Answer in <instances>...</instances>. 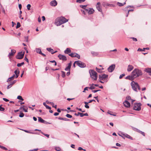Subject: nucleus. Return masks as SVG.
<instances>
[{
  "mask_svg": "<svg viewBox=\"0 0 151 151\" xmlns=\"http://www.w3.org/2000/svg\"><path fill=\"white\" fill-rule=\"evenodd\" d=\"M108 77V76L105 74L99 76V79L100 80H104Z\"/></svg>",
  "mask_w": 151,
  "mask_h": 151,
  "instance_id": "1a4fd4ad",
  "label": "nucleus"
},
{
  "mask_svg": "<svg viewBox=\"0 0 151 151\" xmlns=\"http://www.w3.org/2000/svg\"><path fill=\"white\" fill-rule=\"evenodd\" d=\"M26 108H23V110L25 112H27L28 111H27L28 109L27 107H26Z\"/></svg>",
  "mask_w": 151,
  "mask_h": 151,
  "instance_id": "603ef678",
  "label": "nucleus"
},
{
  "mask_svg": "<svg viewBox=\"0 0 151 151\" xmlns=\"http://www.w3.org/2000/svg\"><path fill=\"white\" fill-rule=\"evenodd\" d=\"M17 99H18L22 101L24 100V99L22 98V97L20 96H18L17 97Z\"/></svg>",
  "mask_w": 151,
  "mask_h": 151,
  "instance_id": "72a5a7b5",
  "label": "nucleus"
},
{
  "mask_svg": "<svg viewBox=\"0 0 151 151\" xmlns=\"http://www.w3.org/2000/svg\"><path fill=\"white\" fill-rule=\"evenodd\" d=\"M85 108L87 109H89V106L88 105H85Z\"/></svg>",
  "mask_w": 151,
  "mask_h": 151,
  "instance_id": "338daca9",
  "label": "nucleus"
},
{
  "mask_svg": "<svg viewBox=\"0 0 151 151\" xmlns=\"http://www.w3.org/2000/svg\"><path fill=\"white\" fill-rule=\"evenodd\" d=\"M61 72L62 73V76L63 78H64L65 76V73L63 71H62Z\"/></svg>",
  "mask_w": 151,
  "mask_h": 151,
  "instance_id": "c03bdc74",
  "label": "nucleus"
},
{
  "mask_svg": "<svg viewBox=\"0 0 151 151\" xmlns=\"http://www.w3.org/2000/svg\"><path fill=\"white\" fill-rule=\"evenodd\" d=\"M131 38L132 39V40L134 41H137V39L136 38H135L134 37H131Z\"/></svg>",
  "mask_w": 151,
  "mask_h": 151,
  "instance_id": "13d9d810",
  "label": "nucleus"
},
{
  "mask_svg": "<svg viewBox=\"0 0 151 151\" xmlns=\"http://www.w3.org/2000/svg\"><path fill=\"white\" fill-rule=\"evenodd\" d=\"M24 114L23 113L21 112L19 115V116L20 117H22L24 116Z\"/></svg>",
  "mask_w": 151,
  "mask_h": 151,
  "instance_id": "a19ab883",
  "label": "nucleus"
},
{
  "mask_svg": "<svg viewBox=\"0 0 151 151\" xmlns=\"http://www.w3.org/2000/svg\"><path fill=\"white\" fill-rule=\"evenodd\" d=\"M91 53L94 56H96L98 55V53L97 52L93 51L91 52Z\"/></svg>",
  "mask_w": 151,
  "mask_h": 151,
  "instance_id": "58836bf2",
  "label": "nucleus"
},
{
  "mask_svg": "<svg viewBox=\"0 0 151 151\" xmlns=\"http://www.w3.org/2000/svg\"><path fill=\"white\" fill-rule=\"evenodd\" d=\"M66 116L69 118H71L72 117V116L69 114H67Z\"/></svg>",
  "mask_w": 151,
  "mask_h": 151,
  "instance_id": "49530a36",
  "label": "nucleus"
},
{
  "mask_svg": "<svg viewBox=\"0 0 151 151\" xmlns=\"http://www.w3.org/2000/svg\"><path fill=\"white\" fill-rule=\"evenodd\" d=\"M96 71L97 72L100 73H101L102 72V70L104 69L103 68H102V69H99L97 67L96 68Z\"/></svg>",
  "mask_w": 151,
  "mask_h": 151,
  "instance_id": "bb28decb",
  "label": "nucleus"
},
{
  "mask_svg": "<svg viewBox=\"0 0 151 151\" xmlns=\"http://www.w3.org/2000/svg\"><path fill=\"white\" fill-rule=\"evenodd\" d=\"M100 90H92V91L94 93H96L97 92H98L99 91H100Z\"/></svg>",
  "mask_w": 151,
  "mask_h": 151,
  "instance_id": "bf43d9fd",
  "label": "nucleus"
},
{
  "mask_svg": "<svg viewBox=\"0 0 151 151\" xmlns=\"http://www.w3.org/2000/svg\"><path fill=\"white\" fill-rule=\"evenodd\" d=\"M78 114H79L80 116L81 117H82L83 116V113L78 112Z\"/></svg>",
  "mask_w": 151,
  "mask_h": 151,
  "instance_id": "de8ad7c7",
  "label": "nucleus"
},
{
  "mask_svg": "<svg viewBox=\"0 0 151 151\" xmlns=\"http://www.w3.org/2000/svg\"><path fill=\"white\" fill-rule=\"evenodd\" d=\"M134 68V67L132 65H129L128 66L127 71L128 72H130Z\"/></svg>",
  "mask_w": 151,
  "mask_h": 151,
  "instance_id": "4468645a",
  "label": "nucleus"
},
{
  "mask_svg": "<svg viewBox=\"0 0 151 151\" xmlns=\"http://www.w3.org/2000/svg\"><path fill=\"white\" fill-rule=\"evenodd\" d=\"M38 121L39 122H41L42 123H45V121L42 119L41 117H38Z\"/></svg>",
  "mask_w": 151,
  "mask_h": 151,
  "instance_id": "a211bd4d",
  "label": "nucleus"
},
{
  "mask_svg": "<svg viewBox=\"0 0 151 151\" xmlns=\"http://www.w3.org/2000/svg\"><path fill=\"white\" fill-rule=\"evenodd\" d=\"M145 71L148 73L149 75L151 76V68H146L145 70Z\"/></svg>",
  "mask_w": 151,
  "mask_h": 151,
  "instance_id": "dca6fc26",
  "label": "nucleus"
},
{
  "mask_svg": "<svg viewBox=\"0 0 151 151\" xmlns=\"http://www.w3.org/2000/svg\"><path fill=\"white\" fill-rule=\"evenodd\" d=\"M131 85L132 86L133 89L135 91H137V88L139 90H140V88L138 84L134 81H132L131 83Z\"/></svg>",
  "mask_w": 151,
  "mask_h": 151,
  "instance_id": "7ed1b4c3",
  "label": "nucleus"
},
{
  "mask_svg": "<svg viewBox=\"0 0 151 151\" xmlns=\"http://www.w3.org/2000/svg\"><path fill=\"white\" fill-rule=\"evenodd\" d=\"M22 131H24L25 132L27 133H30V134H35L34 132H30V131H28V130H24V129H22Z\"/></svg>",
  "mask_w": 151,
  "mask_h": 151,
  "instance_id": "c756f323",
  "label": "nucleus"
},
{
  "mask_svg": "<svg viewBox=\"0 0 151 151\" xmlns=\"http://www.w3.org/2000/svg\"><path fill=\"white\" fill-rule=\"evenodd\" d=\"M106 5L108 6H114V5L111 4H106Z\"/></svg>",
  "mask_w": 151,
  "mask_h": 151,
  "instance_id": "e2e57ef3",
  "label": "nucleus"
},
{
  "mask_svg": "<svg viewBox=\"0 0 151 151\" xmlns=\"http://www.w3.org/2000/svg\"><path fill=\"white\" fill-rule=\"evenodd\" d=\"M141 104L140 103H135L134 104L133 109L134 110L139 111L141 109Z\"/></svg>",
  "mask_w": 151,
  "mask_h": 151,
  "instance_id": "39448f33",
  "label": "nucleus"
},
{
  "mask_svg": "<svg viewBox=\"0 0 151 151\" xmlns=\"http://www.w3.org/2000/svg\"><path fill=\"white\" fill-rule=\"evenodd\" d=\"M24 52H19L18 55L16 56V58L17 59H22L24 56Z\"/></svg>",
  "mask_w": 151,
  "mask_h": 151,
  "instance_id": "6e6552de",
  "label": "nucleus"
},
{
  "mask_svg": "<svg viewBox=\"0 0 151 151\" xmlns=\"http://www.w3.org/2000/svg\"><path fill=\"white\" fill-rule=\"evenodd\" d=\"M100 4V3L99 2H98L97 4L96 5V7L97 9L98 10L99 12H102V9L101 8V7L99 5Z\"/></svg>",
  "mask_w": 151,
  "mask_h": 151,
  "instance_id": "2eb2a0df",
  "label": "nucleus"
},
{
  "mask_svg": "<svg viewBox=\"0 0 151 151\" xmlns=\"http://www.w3.org/2000/svg\"><path fill=\"white\" fill-rule=\"evenodd\" d=\"M3 99L4 101H6V102L9 101V100L8 99L6 98H3Z\"/></svg>",
  "mask_w": 151,
  "mask_h": 151,
  "instance_id": "052dcab7",
  "label": "nucleus"
},
{
  "mask_svg": "<svg viewBox=\"0 0 151 151\" xmlns=\"http://www.w3.org/2000/svg\"><path fill=\"white\" fill-rule=\"evenodd\" d=\"M123 104L124 105V106L128 108L130 106V103L127 101H125L123 102Z\"/></svg>",
  "mask_w": 151,
  "mask_h": 151,
  "instance_id": "f8f14e48",
  "label": "nucleus"
},
{
  "mask_svg": "<svg viewBox=\"0 0 151 151\" xmlns=\"http://www.w3.org/2000/svg\"><path fill=\"white\" fill-rule=\"evenodd\" d=\"M31 6L30 4H28L27 6V9L28 10H29L30 9V7Z\"/></svg>",
  "mask_w": 151,
  "mask_h": 151,
  "instance_id": "ea45409f",
  "label": "nucleus"
},
{
  "mask_svg": "<svg viewBox=\"0 0 151 151\" xmlns=\"http://www.w3.org/2000/svg\"><path fill=\"white\" fill-rule=\"evenodd\" d=\"M57 2L55 0H53L50 3V5L52 6H55L57 5Z\"/></svg>",
  "mask_w": 151,
  "mask_h": 151,
  "instance_id": "ddd939ff",
  "label": "nucleus"
},
{
  "mask_svg": "<svg viewBox=\"0 0 151 151\" xmlns=\"http://www.w3.org/2000/svg\"><path fill=\"white\" fill-rule=\"evenodd\" d=\"M38 150V149H34L32 150H31L29 151H37Z\"/></svg>",
  "mask_w": 151,
  "mask_h": 151,
  "instance_id": "774afa93",
  "label": "nucleus"
},
{
  "mask_svg": "<svg viewBox=\"0 0 151 151\" xmlns=\"http://www.w3.org/2000/svg\"><path fill=\"white\" fill-rule=\"evenodd\" d=\"M86 11L90 14H93L94 12V10L92 8H86Z\"/></svg>",
  "mask_w": 151,
  "mask_h": 151,
  "instance_id": "9d476101",
  "label": "nucleus"
},
{
  "mask_svg": "<svg viewBox=\"0 0 151 151\" xmlns=\"http://www.w3.org/2000/svg\"><path fill=\"white\" fill-rule=\"evenodd\" d=\"M16 24L14 22H12V27H14L15 25Z\"/></svg>",
  "mask_w": 151,
  "mask_h": 151,
  "instance_id": "69168bd1",
  "label": "nucleus"
},
{
  "mask_svg": "<svg viewBox=\"0 0 151 151\" xmlns=\"http://www.w3.org/2000/svg\"><path fill=\"white\" fill-rule=\"evenodd\" d=\"M20 24L19 22H18L17 23V25L16 26V28L17 29L20 27Z\"/></svg>",
  "mask_w": 151,
  "mask_h": 151,
  "instance_id": "c9c22d12",
  "label": "nucleus"
},
{
  "mask_svg": "<svg viewBox=\"0 0 151 151\" xmlns=\"http://www.w3.org/2000/svg\"><path fill=\"white\" fill-rule=\"evenodd\" d=\"M86 6L87 5H81V6H80V7L83 8V9H84L86 11Z\"/></svg>",
  "mask_w": 151,
  "mask_h": 151,
  "instance_id": "37998d69",
  "label": "nucleus"
},
{
  "mask_svg": "<svg viewBox=\"0 0 151 151\" xmlns=\"http://www.w3.org/2000/svg\"><path fill=\"white\" fill-rule=\"evenodd\" d=\"M142 73L141 70L138 69H135L131 73V75L128 76L126 77V79H128L131 81L133 80L135 78L141 76Z\"/></svg>",
  "mask_w": 151,
  "mask_h": 151,
  "instance_id": "f257e3e1",
  "label": "nucleus"
},
{
  "mask_svg": "<svg viewBox=\"0 0 151 151\" xmlns=\"http://www.w3.org/2000/svg\"><path fill=\"white\" fill-rule=\"evenodd\" d=\"M125 76V74L124 73H123V74H122L121 75L119 76V78L120 79L122 78L124 76Z\"/></svg>",
  "mask_w": 151,
  "mask_h": 151,
  "instance_id": "8fccbe9b",
  "label": "nucleus"
},
{
  "mask_svg": "<svg viewBox=\"0 0 151 151\" xmlns=\"http://www.w3.org/2000/svg\"><path fill=\"white\" fill-rule=\"evenodd\" d=\"M41 133L42 134H43V135H45V136L46 137L48 138H49V134H45V133H44L43 132H41Z\"/></svg>",
  "mask_w": 151,
  "mask_h": 151,
  "instance_id": "2f4dec72",
  "label": "nucleus"
},
{
  "mask_svg": "<svg viewBox=\"0 0 151 151\" xmlns=\"http://www.w3.org/2000/svg\"><path fill=\"white\" fill-rule=\"evenodd\" d=\"M16 52V51L14 50H11V52L9 53V56H13Z\"/></svg>",
  "mask_w": 151,
  "mask_h": 151,
  "instance_id": "6ab92c4d",
  "label": "nucleus"
},
{
  "mask_svg": "<svg viewBox=\"0 0 151 151\" xmlns=\"http://www.w3.org/2000/svg\"><path fill=\"white\" fill-rule=\"evenodd\" d=\"M12 84H10L8 85L7 86V89H9V88H10L12 86Z\"/></svg>",
  "mask_w": 151,
  "mask_h": 151,
  "instance_id": "864d4df0",
  "label": "nucleus"
},
{
  "mask_svg": "<svg viewBox=\"0 0 151 151\" xmlns=\"http://www.w3.org/2000/svg\"><path fill=\"white\" fill-rule=\"evenodd\" d=\"M139 132L141 133L143 136H145V134L144 132H142L141 131L139 130Z\"/></svg>",
  "mask_w": 151,
  "mask_h": 151,
  "instance_id": "4d7b16f0",
  "label": "nucleus"
},
{
  "mask_svg": "<svg viewBox=\"0 0 151 151\" xmlns=\"http://www.w3.org/2000/svg\"><path fill=\"white\" fill-rule=\"evenodd\" d=\"M47 50L49 52H51L52 54L54 53L53 50L51 48H47Z\"/></svg>",
  "mask_w": 151,
  "mask_h": 151,
  "instance_id": "5701e85b",
  "label": "nucleus"
},
{
  "mask_svg": "<svg viewBox=\"0 0 151 151\" xmlns=\"http://www.w3.org/2000/svg\"><path fill=\"white\" fill-rule=\"evenodd\" d=\"M58 119L60 120H63L65 121H69V119L65 118L59 117Z\"/></svg>",
  "mask_w": 151,
  "mask_h": 151,
  "instance_id": "393cba45",
  "label": "nucleus"
},
{
  "mask_svg": "<svg viewBox=\"0 0 151 151\" xmlns=\"http://www.w3.org/2000/svg\"><path fill=\"white\" fill-rule=\"evenodd\" d=\"M77 65L81 68H84L86 66L84 63L81 61H76L75 62Z\"/></svg>",
  "mask_w": 151,
  "mask_h": 151,
  "instance_id": "423d86ee",
  "label": "nucleus"
},
{
  "mask_svg": "<svg viewBox=\"0 0 151 151\" xmlns=\"http://www.w3.org/2000/svg\"><path fill=\"white\" fill-rule=\"evenodd\" d=\"M94 85V84H92L91 86L89 88L91 90L94 89L95 88V87Z\"/></svg>",
  "mask_w": 151,
  "mask_h": 151,
  "instance_id": "7c9ffc66",
  "label": "nucleus"
},
{
  "mask_svg": "<svg viewBox=\"0 0 151 151\" xmlns=\"http://www.w3.org/2000/svg\"><path fill=\"white\" fill-rule=\"evenodd\" d=\"M68 21V20L65 19L64 17H62L57 18L55 20V24L57 26H59L65 23Z\"/></svg>",
  "mask_w": 151,
  "mask_h": 151,
  "instance_id": "f03ea898",
  "label": "nucleus"
},
{
  "mask_svg": "<svg viewBox=\"0 0 151 151\" xmlns=\"http://www.w3.org/2000/svg\"><path fill=\"white\" fill-rule=\"evenodd\" d=\"M2 105H0V111H3L4 110V108L2 107L1 106Z\"/></svg>",
  "mask_w": 151,
  "mask_h": 151,
  "instance_id": "a18cd8bd",
  "label": "nucleus"
},
{
  "mask_svg": "<svg viewBox=\"0 0 151 151\" xmlns=\"http://www.w3.org/2000/svg\"><path fill=\"white\" fill-rule=\"evenodd\" d=\"M24 64V62H22L21 63H19L17 64V66L18 67H20L22 65H23Z\"/></svg>",
  "mask_w": 151,
  "mask_h": 151,
  "instance_id": "f704fd0d",
  "label": "nucleus"
},
{
  "mask_svg": "<svg viewBox=\"0 0 151 151\" xmlns=\"http://www.w3.org/2000/svg\"><path fill=\"white\" fill-rule=\"evenodd\" d=\"M76 53H71V54H69V55L72 57H76Z\"/></svg>",
  "mask_w": 151,
  "mask_h": 151,
  "instance_id": "c85d7f7f",
  "label": "nucleus"
},
{
  "mask_svg": "<svg viewBox=\"0 0 151 151\" xmlns=\"http://www.w3.org/2000/svg\"><path fill=\"white\" fill-rule=\"evenodd\" d=\"M71 51L68 48H67V49L64 51V52L65 54H68V53L70 52Z\"/></svg>",
  "mask_w": 151,
  "mask_h": 151,
  "instance_id": "b1692460",
  "label": "nucleus"
},
{
  "mask_svg": "<svg viewBox=\"0 0 151 151\" xmlns=\"http://www.w3.org/2000/svg\"><path fill=\"white\" fill-rule=\"evenodd\" d=\"M125 4V2H124V4H122L119 2H117V4L119 6H123L124 4Z\"/></svg>",
  "mask_w": 151,
  "mask_h": 151,
  "instance_id": "473e14b6",
  "label": "nucleus"
},
{
  "mask_svg": "<svg viewBox=\"0 0 151 151\" xmlns=\"http://www.w3.org/2000/svg\"><path fill=\"white\" fill-rule=\"evenodd\" d=\"M24 38H25V41L27 42H28V36L25 37Z\"/></svg>",
  "mask_w": 151,
  "mask_h": 151,
  "instance_id": "5fc2aeb1",
  "label": "nucleus"
},
{
  "mask_svg": "<svg viewBox=\"0 0 151 151\" xmlns=\"http://www.w3.org/2000/svg\"><path fill=\"white\" fill-rule=\"evenodd\" d=\"M76 57H77V58L79 59L80 58V55L77 53H76Z\"/></svg>",
  "mask_w": 151,
  "mask_h": 151,
  "instance_id": "09e8293b",
  "label": "nucleus"
},
{
  "mask_svg": "<svg viewBox=\"0 0 151 151\" xmlns=\"http://www.w3.org/2000/svg\"><path fill=\"white\" fill-rule=\"evenodd\" d=\"M85 0H77L76 2L79 3H81L82 2H84Z\"/></svg>",
  "mask_w": 151,
  "mask_h": 151,
  "instance_id": "e433bc0d",
  "label": "nucleus"
},
{
  "mask_svg": "<svg viewBox=\"0 0 151 151\" xmlns=\"http://www.w3.org/2000/svg\"><path fill=\"white\" fill-rule=\"evenodd\" d=\"M36 50L37 53H39V54L42 53L41 49L40 48H36Z\"/></svg>",
  "mask_w": 151,
  "mask_h": 151,
  "instance_id": "a878e982",
  "label": "nucleus"
},
{
  "mask_svg": "<svg viewBox=\"0 0 151 151\" xmlns=\"http://www.w3.org/2000/svg\"><path fill=\"white\" fill-rule=\"evenodd\" d=\"M126 98H127V99L128 100L131 99V97L129 96H127V97Z\"/></svg>",
  "mask_w": 151,
  "mask_h": 151,
  "instance_id": "0e129e2a",
  "label": "nucleus"
},
{
  "mask_svg": "<svg viewBox=\"0 0 151 151\" xmlns=\"http://www.w3.org/2000/svg\"><path fill=\"white\" fill-rule=\"evenodd\" d=\"M0 148H1L3 150H7V148H6V147H4L3 146H2L0 145Z\"/></svg>",
  "mask_w": 151,
  "mask_h": 151,
  "instance_id": "79ce46f5",
  "label": "nucleus"
},
{
  "mask_svg": "<svg viewBox=\"0 0 151 151\" xmlns=\"http://www.w3.org/2000/svg\"><path fill=\"white\" fill-rule=\"evenodd\" d=\"M89 73L91 77L94 80H96L97 78V73L93 70H90Z\"/></svg>",
  "mask_w": 151,
  "mask_h": 151,
  "instance_id": "20e7f679",
  "label": "nucleus"
},
{
  "mask_svg": "<svg viewBox=\"0 0 151 151\" xmlns=\"http://www.w3.org/2000/svg\"><path fill=\"white\" fill-rule=\"evenodd\" d=\"M125 133H124L121 132H119L118 133V135L123 138H124V136H125Z\"/></svg>",
  "mask_w": 151,
  "mask_h": 151,
  "instance_id": "412c9836",
  "label": "nucleus"
},
{
  "mask_svg": "<svg viewBox=\"0 0 151 151\" xmlns=\"http://www.w3.org/2000/svg\"><path fill=\"white\" fill-rule=\"evenodd\" d=\"M58 56L60 60H62L64 61H65L67 60L66 57L64 55L59 54L58 55Z\"/></svg>",
  "mask_w": 151,
  "mask_h": 151,
  "instance_id": "9b49d317",
  "label": "nucleus"
},
{
  "mask_svg": "<svg viewBox=\"0 0 151 151\" xmlns=\"http://www.w3.org/2000/svg\"><path fill=\"white\" fill-rule=\"evenodd\" d=\"M50 62H51V63H55V66L57 65V63L55 60H52V61H50Z\"/></svg>",
  "mask_w": 151,
  "mask_h": 151,
  "instance_id": "6e6d98bb",
  "label": "nucleus"
},
{
  "mask_svg": "<svg viewBox=\"0 0 151 151\" xmlns=\"http://www.w3.org/2000/svg\"><path fill=\"white\" fill-rule=\"evenodd\" d=\"M15 77V75L14 74L12 77L9 78L8 79L7 81V82H8L9 81H11V80H13L14 77Z\"/></svg>",
  "mask_w": 151,
  "mask_h": 151,
  "instance_id": "aec40b11",
  "label": "nucleus"
},
{
  "mask_svg": "<svg viewBox=\"0 0 151 151\" xmlns=\"http://www.w3.org/2000/svg\"><path fill=\"white\" fill-rule=\"evenodd\" d=\"M133 11V9H131V10H128V12H127V15H126V17H127L128 16V15L129 14V12H131V11L132 12Z\"/></svg>",
  "mask_w": 151,
  "mask_h": 151,
  "instance_id": "3c124183",
  "label": "nucleus"
},
{
  "mask_svg": "<svg viewBox=\"0 0 151 151\" xmlns=\"http://www.w3.org/2000/svg\"><path fill=\"white\" fill-rule=\"evenodd\" d=\"M45 107H46V109H51V107L49 106H48L47 105Z\"/></svg>",
  "mask_w": 151,
  "mask_h": 151,
  "instance_id": "680f3d73",
  "label": "nucleus"
},
{
  "mask_svg": "<svg viewBox=\"0 0 151 151\" xmlns=\"http://www.w3.org/2000/svg\"><path fill=\"white\" fill-rule=\"evenodd\" d=\"M55 150L57 151H60L61 150L60 148L59 147H55Z\"/></svg>",
  "mask_w": 151,
  "mask_h": 151,
  "instance_id": "4c0bfd02",
  "label": "nucleus"
},
{
  "mask_svg": "<svg viewBox=\"0 0 151 151\" xmlns=\"http://www.w3.org/2000/svg\"><path fill=\"white\" fill-rule=\"evenodd\" d=\"M71 66V64L70 63L68 64V66L65 69V70L66 71L70 70V69Z\"/></svg>",
  "mask_w": 151,
  "mask_h": 151,
  "instance_id": "f3484780",
  "label": "nucleus"
},
{
  "mask_svg": "<svg viewBox=\"0 0 151 151\" xmlns=\"http://www.w3.org/2000/svg\"><path fill=\"white\" fill-rule=\"evenodd\" d=\"M115 68V65L114 64L111 65L108 68L107 70L108 72L110 73L112 72L114 70Z\"/></svg>",
  "mask_w": 151,
  "mask_h": 151,
  "instance_id": "0eeeda50",
  "label": "nucleus"
},
{
  "mask_svg": "<svg viewBox=\"0 0 151 151\" xmlns=\"http://www.w3.org/2000/svg\"><path fill=\"white\" fill-rule=\"evenodd\" d=\"M14 73H15V74L16 75V78H17L18 77V76H19V70L18 71V70H16L15 71Z\"/></svg>",
  "mask_w": 151,
  "mask_h": 151,
  "instance_id": "4be33fe9",
  "label": "nucleus"
},
{
  "mask_svg": "<svg viewBox=\"0 0 151 151\" xmlns=\"http://www.w3.org/2000/svg\"><path fill=\"white\" fill-rule=\"evenodd\" d=\"M125 137H126V138H128V139H132V137H131L129 135L126 134H125V136H124V138H125Z\"/></svg>",
  "mask_w": 151,
  "mask_h": 151,
  "instance_id": "cd10ccee",
  "label": "nucleus"
}]
</instances>
